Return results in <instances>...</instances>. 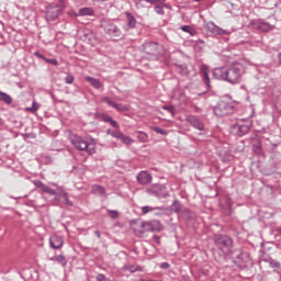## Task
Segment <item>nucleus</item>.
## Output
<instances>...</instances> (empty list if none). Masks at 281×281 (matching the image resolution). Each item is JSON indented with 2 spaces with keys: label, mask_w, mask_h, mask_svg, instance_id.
I'll return each mask as SVG.
<instances>
[{
  "label": "nucleus",
  "mask_w": 281,
  "mask_h": 281,
  "mask_svg": "<svg viewBox=\"0 0 281 281\" xmlns=\"http://www.w3.org/2000/svg\"><path fill=\"white\" fill-rule=\"evenodd\" d=\"M136 181L140 186H148L153 181V176L148 171H140L136 177Z\"/></svg>",
  "instance_id": "9d476101"
},
{
  "label": "nucleus",
  "mask_w": 281,
  "mask_h": 281,
  "mask_svg": "<svg viewBox=\"0 0 281 281\" xmlns=\"http://www.w3.org/2000/svg\"><path fill=\"white\" fill-rule=\"evenodd\" d=\"M86 81L94 87V89H101L102 87V81H100V79H95L93 77H86Z\"/></svg>",
  "instance_id": "aec40b11"
},
{
  "label": "nucleus",
  "mask_w": 281,
  "mask_h": 281,
  "mask_svg": "<svg viewBox=\"0 0 281 281\" xmlns=\"http://www.w3.org/2000/svg\"><path fill=\"white\" fill-rule=\"evenodd\" d=\"M102 102H105V104H109V106H114V104H115V101L111 100V98H109V97H104L102 99Z\"/></svg>",
  "instance_id": "e433bc0d"
},
{
  "label": "nucleus",
  "mask_w": 281,
  "mask_h": 281,
  "mask_svg": "<svg viewBox=\"0 0 281 281\" xmlns=\"http://www.w3.org/2000/svg\"><path fill=\"white\" fill-rule=\"evenodd\" d=\"M270 267H272V269H280L281 263H280V261L271 260Z\"/></svg>",
  "instance_id": "58836bf2"
},
{
  "label": "nucleus",
  "mask_w": 281,
  "mask_h": 281,
  "mask_svg": "<svg viewBox=\"0 0 281 281\" xmlns=\"http://www.w3.org/2000/svg\"><path fill=\"white\" fill-rule=\"evenodd\" d=\"M69 139L77 150H86L88 155L95 153V148H89V144L81 136L70 134Z\"/></svg>",
  "instance_id": "423d86ee"
},
{
  "label": "nucleus",
  "mask_w": 281,
  "mask_h": 281,
  "mask_svg": "<svg viewBox=\"0 0 281 281\" xmlns=\"http://www.w3.org/2000/svg\"><path fill=\"white\" fill-rule=\"evenodd\" d=\"M74 80H75V78H74V76H71V75H68V76L65 78L66 85H74Z\"/></svg>",
  "instance_id": "ea45409f"
},
{
  "label": "nucleus",
  "mask_w": 281,
  "mask_h": 281,
  "mask_svg": "<svg viewBox=\"0 0 281 281\" xmlns=\"http://www.w3.org/2000/svg\"><path fill=\"white\" fill-rule=\"evenodd\" d=\"M279 100L276 102L277 106H281V93L278 95Z\"/></svg>",
  "instance_id": "3c124183"
},
{
  "label": "nucleus",
  "mask_w": 281,
  "mask_h": 281,
  "mask_svg": "<svg viewBox=\"0 0 281 281\" xmlns=\"http://www.w3.org/2000/svg\"><path fill=\"white\" fill-rule=\"evenodd\" d=\"M59 1H60L61 5H64V2H63V0H59Z\"/></svg>",
  "instance_id": "13d9d810"
},
{
  "label": "nucleus",
  "mask_w": 281,
  "mask_h": 281,
  "mask_svg": "<svg viewBox=\"0 0 281 281\" xmlns=\"http://www.w3.org/2000/svg\"><path fill=\"white\" fill-rule=\"evenodd\" d=\"M97 280H98V281H109V279L106 278V276H104V274H102V273H100V274L97 276Z\"/></svg>",
  "instance_id": "37998d69"
},
{
  "label": "nucleus",
  "mask_w": 281,
  "mask_h": 281,
  "mask_svg": "<svg viewBox=\"0 0 281 281\" xmlns=\"http://www.w3.org/2000/svg\"><path fill=\"white\" fill-rule=\"evenodd\" d=\"M131 269H135L134 266H130L128 271H131Z\"/></svg>",
  "instance_id": "4d7b16f0"
},
{
  "label": "nucleus",
  "mask_w": 281,
  "mask_h": 281,
  "mask_svg": "<svg viewBox=\"0 0 281 281\" xmlns=\"http://www.w3.org/2000/svg\"><path fill=\"white\" fill-rule=\"evenodd\" d=\"M126 21H127V27L130 30H133L135 25H137V20L131 12H125Z\"/></svg>",
  "instance_id": "f3484780"
},
{
  "label": "nucleus",
  "mask_w": 281,
  "mask_h": 281,
  "mask_svg": "<svg viewBox=\"0 0 281 281\" xmlns=\"http://www.w3.org/2000/svg\"><path fill=\"white\" fill-rule=\"evenodd\" d=\"M108 214H109L110 218H119V216H120V212L113 211V210H108Z\"/></svg>",
  "instance_id": "c9c22d12"
},
{
  "label": "nucleus",
  "mask_w": 281,
  "mask_h": 281,
  "mask_svg": "<svg viewBox=\"0 0 281 281\" xmlns=\"http://www.w3.org/2000/svg\"><path fill=\"white\" fill-rule=\"evenodd\" d=\"M35 188H40L43 192H46V194H56V190L47 187L43 181L41 180H35L33 181Z\"/></svg>",
  "instance_id": "2eb2a0df"
},
{
  "label": "nucleus",
  "mask_w": 281,
  "mask_h": 281,
  "mask_svg": "<svg viewBox=\"0 0 281 281\" xmlns=\"http://www.w3.org/2000/svg\"><path fill=\"white\" fill-rule=\"evenodd\" d=\"M160 269H170V263H168V262H162V263L160 265Z\"/></svg>",
  "instance_id": "a18cd8bd"
},
{
  "label": "nucleus",
  "mask_w": 281,
  "mask_h": 281,
  "mask_svg": "<svg viewBox=\"0 0 281 281\" xmlns=\"http://www.w3.org/2000/svg\"><path fill=\"white\" fill-rule=\"evenodd\" d=\"M63 245H65L63 237L54 235L49 238V246L52 249H63Z\"/></svg>",
  "instance_id": "ddd939ff"
},
{
  "label": "nucleus",
  "mask_w": 281,
  "mask_h": 281,
  "mask_svg": "<svg viewBox=\"0 0 281 281\" xmlns=\"http://www.w3.org/2000/svg\"><path fill=\"white\" fill-rule=\"evenodd\" d=\"M214 245H216L224 256H229L232 254V247H234V239L227 235H216L214 237Z\"/></svg>",
  "instance_id": "39448f33"
},
{
  "label": "nucleus",
  "mask_w": 281,
  "mask_h": 281,
  "mask_svg": "<svg viewBox=\"0 0 281 281\" xmlns=\"http://www.w3.org/2000/svg\"><path fill=\"white\" fill-rule=\"evenodd\" d=\"M34 56H36V58H41L42 60H45V56H43L40 52H35Z\"/></svg>",
  "instance_id": "49530a36"
},
{
  "label": "nucleus",
  "mask_w": 281,
  "mask_h": 281,
  "mask_svg": "<svg viewBox=\"0 0 281 281\" xmlns=\"http://www.w3.org/2000/svg\"><path fill=\"white\" fill-rule=\"evenodd\" d=\"M179 74L181 76H190V69L188 68V65L179 66Z\"/></svg>",
  "instance_id": "cd10ccee"
},
{
  "label": "nucleus",
  "mask_w": 281,
  "mask_h": 281,
  "mask_svg": "<svg viewBox=\"0 0 281 281\" xmlns=\"http://www.w3.org/2000/svg\"><path fill=\"white\" fill-rule=\"evenodd\" d=\"M56 262H59V265H63V267H67V259L63 255H58L55 257Z\"/></svg>",
  "instance_id": "c756f323"
},
{
  "label": "nucleus",
  "mask_w": 281,
  "mask_h": 281,
  "mask_svg": "<svg viewBox=\"0 0 281 281\" xmlns=\"http://www.w3.org/2000/svg\"><path fill=\"white\" fill-rule=\"evenodd\" d=\"M44 61L48 65H53L54 67H58V59L56 58H44Z\"/></svg>",
  "instance_id": "473e14b6"
},
{
  "label": "nucleus",
  "mask_w": 281,
  "mask_h": 281,
  "mask_svg": "<svg viewBox=\"0 0 281 281\" xmlns=\"http://www.w3.org/2000/svg\"><path fill=\"white\" fill-rule=\"evenodd\" d=\"M164 111H168L172 116H175V105H162Z\"/></svg>",
  "instance_id": "f704fd0d"
},
{
  "label": "nucleus",
  "mask_w": 281,
  "mask_h": 281,
  "mask_svg": "<svg viewBox=\"0 0 281 281\" xmlns=\"http://www.w3.org/2000/svg\"><path fill=\"white\" fill-rule=\"evenodd\" d=\"M101 27L104 30L105 34H109V36H112V38H120L122 36V31L115 23L102 20L101 21Z\"/></svg>",
  "instance_id": "0eeeda50"
},
{
  "label": "nucleus",
  "mask_w": 281,
  "mask_h": 281,
  "mask_svg": "<svg viewBox=\"0 0 281 281\" xmlns=\"http://www.w3.org/2000/svg\"><path fill=\"white\" fill-rule=\"evenodd\" d=\"M243 67L240 65L233 66L231 68H215L213 71V76L215 80H224L225 82H229L231 85H238L240 79L243 78Z\"/></svg>",
  "instance_id": "f257e3e1"
},
{
  "label": "nucleus",
  "mask_w": 281,
  "mask_h": 281,
  "mask_svg": "<svg viewBox=\"0 0 281 281\" xmlns=\"http://www.w3.org/2000/svg\"><path fill=\"white\" fill-rule=\"evenodd\" d=\"M38 109V103L35 101L33 102L31 108H27L26 111H30L31 113H36V110Z\"/></svg>",
  "instance_id": "4c0bfd02"
},
{
  "label": "nucleus",
  "mask_w": 281,
  "mask_h": 281,
  "mask_svg": "<svg viewBox=\"0 0 281 281\" xmlns=\"http://www.w3.org/2000/svg\"><path fill=\"white\" fill-rule=\"evenodd\" d=\"M279 65H281V52L278 54Z\"/></svg>",
  "instance_id": "864d4df0"
},
{
  "label": "nucleus",
  "mask_w": 281,
  "mask_h": 281,
  "mask_svg": "<svg viewBox=\"0 0 281 281\" xmlns=\"http://www.w3.org/2000/svg\"><path fill=\"white\" fill-rule=\"evenodd\" d=\"M159 190H161V184H154L147 190V192L155 196H159Z\"/></svg>",
  "instance_id": "393cba45"
},
{
  "label": "nucleus",
  "mask_w": 281,
  "mask_h": 281,
  "mask_svg": "<svg viewBox=\"0 0 281 281\" xmlns=\"http://www.w3.org/2000/svg\"><path fill=\"white\" fill-rule=\"evenodd\" d=\"M55 196L56 201H59L60 203H65V201L68 199L67 192L63 191L61 193L58 194H53Z\"/></svg>",
  "instance_id": "a878e982"
},
{
  "label": "nucleus",
  "mask_w": 281,
  "mask_h": 281,
  "mask_svg": "<svg viewBox=\"0 0 281 281\" xmlns=\"http://www.w3.org/2000/svg\"><path fill=\"white\" fill-rule=\"evenodd\" d=\"M92 194H100L101 196H104L106 194V190L102 186L94 184L91 189Z\"/></svg>",
  "instance_id": "4be33fe9"
},
{
  "label": "nucleus",
  "mask_w": 281,
  "mask_h": 281,
  "mask_svg": "<svg viewBox=\"0 0 281 281\" xmlns=\"http://www.w3.org/2000/svg\"><path fill=\"white\" fill-rule=\"evenodd\" d=\"M94 234H95V236H97L98 238H101V237H102L101 234H100V231H95Z\"/></svg>",
  "instance_id": "603ef678"
},
{
  "label": "nucleus",
  "mask_w": 281,
  "mask_h": 281,
  "mask_svg": "<svg viewBox=\"0 0 281 281\" xmlns=\"http://www.w3.org/2000/svg\"><path fill=\"white\" fill-rule=\"evenodd\" d=\"M106 133H108V135H112L113 134V130H108Z\"/></svg>",
  "instance_id": "6e6d98bb"
},
{
  "label": "nucleus",
  "mask_w": 281,
  "mask_h": 281,
  "mask_svg": "<svg viewBox=\"0 0 281 281\" xmlns=\"http://www.w3.org/2000/svg\"><path fill=\"white\" fill-rule=\"evenodd\" d=\"M151 131H155V133H158L159 135H168V131L158 126L151 127Z\"/></svg>",
  "instance_id": "72a5a7b5"
},
{
  "label": "nucleus",
  "mask_w": 281,
  "mask_h": 281,
  "mask_svg": "<svg viewBox=\"0 0 281 281\" xmlns=\"http://www.w3.org/2000/svg\"><path fill=\"white\" fill-rule=\"evenodd\" d=\"M131 273H135V271H142V267L137 266L135 269H130Z\"/></svg>",
  "instance_id": "09e8293b"
},
{
  "label": "nucleus",
  "mask_w": 281,
  "mask_h": 281,
  "mask_svg": "<svg viewBox=\"0 0 281 281\" xmlns=\"http://www.w3.org/2000/svg\"><path fill=\"white\" fill-rule=\"evenodd\" d=\"M227 201V207L228 210H232V200L231 199H226Z\"/></svg>",
  "instance_id": "8fccbe9b"
},
{
  "label": "nucleus",
  "mask_w": 281,
  "mask_h": 281,
  "mask_svg": "<svg viewBox=\"0 0 281 281\" xmlns=\"http://www.w3.org/2000/svg\"><path fill=\"white\" fill-rule=\"evenodd\" d=\"M187 122L191 124L193 128H198V131H203L205 128V125H203V123L195 115L187 116Z\"/></svg>",
  "instance_id": "f8f14e48"
},
{
  "label": "nucleus",
  "mask_w": 281,
  "mask_h": 281,
  "mask_svg": "<svg viewBox=\"0 0 281 281\" xmlns=\"http://www.w3.org/2000/svg\"><path fill=\"white\" fill-rule=\"evenodd\" d=\"M254 27L260 32H270L273 26L267 22H258L254 24Z\"/></svg>",
  "instance_id": "dca6fc26"
},
{
  "label": "nucleus",
  "mask_w": 281,
  "mask_h": 281,
  "mask_svg": "<svg viewBox=\"0 0 281 281\" xmlns=\"http://www.w3.org/2000/svg\"><path fill=\"white\" fill-rule=\"evenodd\" d=\"M252 150L256 155H262V143H260V139L255 138L252 140Z\"/></svg>",
  "instance_id": "a211bd4d"
},
{
  "label": "nucleus",
  "mask_w": 281,
  "mask_h": 281,
  "mask_svg": "<svg viewBox=\"0 0 281 281\" xmlns=\"http://www.w3.org/2000/svg\"><path fill=\"white\" fill-rule=\"evenodd\" d=\"M0 102H4V104H12V97L5 92L0 91Z\"/></svg>",
  "instance_id": "b1692460"
},
{
  "label": "nucleus",
  "mask_w": 281,
  "mask_h": 281,
  "mask_svg": "<svg viewBox=\"0 0 281 281\" xmlns=\"http://www.w3.org/2000/svg\"><path fill=\"white\" fill-rule=\"evenodd\" d=\"M204 27H205V30L211 32V34H213V36H221L223 34H225V30L218 27L216 24H214V22L205 23Z\"/></svg>",
  "instance_id": "1a4fd4ad"
},
{
  "label": "nucleus",
  "mask_w": 281,
  "mask_h": 281,
  "mask_svg": "<svg viewBox=\"0 0 281 281\" xmlns=\"http://www.w3.org/2000/svg\"><path fill=\"white\" fill-rule=\"evenodd\" d=\"M147 3H156V0H145Z\"/></svg>",
  "instance_id": "5fc2aeb1"
},
{
  "label": "nucleus",
  "mask_w": 281,
  "mask_h": 281,
  "mask_svg": "<svg viewBox=\"0 0 281 281\" xmlns=\"http://www.w3.org/2000/svg\"><path fill=\"white\" fill-rule=\"evenodd\" d=\"M131 229L138 238H144L146 232L159 233L164 232V225L159 220H151L146 222H139V220H132L130 222Z\"/></svg>",
  "instance_id": "f03ea898"
},
{
  "label": "nucleus",
  "mask_w": 281,
  "mask_h": 281,
  "mask_svg": "<svg viewBox=\"0 0 281 281\" xmlns=\"http://www.w3.org/2000/svg\"><path fill=\"white\" fill-rule=\"evenodd\" d=\"M235 128H237L239 135H247L251 127L245 124H235Z\"/></svg>",
  "instance_id": "412c9836"
},
{
  "label": "nucleus",
  "mask_w": 281,
  "mask_h": 281,
  "mask_svg": "<svg viewBox=\"0 0 281 281\" xmlns=\"http://www.w3.org/2000/svg\"><path fill=\"white\" fill-rule=\"evenodd\" d=\"M111 136L115 137V139H120V137L122 136V132L113 130Z\"/></svg>",
  "instance_id": "a19ab883"
},
{
  "label": "nucleus",
  "mask_w": 281,
  "mask_h": 281,
  "mask_svg": "<svg viewBox=\"0 0 281 281\" xmlns=\"http://www.w3.org/2000/svg\"><path fill=\"white\" fill-rule=\"evenodd\" d=\"M182 207L181 202L179 200H175L170 205V211L175 212V214H181Z\"/></svg>",
  "instance_id": "6ab92c4d"
},
{
  "label": "nucleus",
  "mask_w": 281,
  "mask_h": 281,
  "mask_svg": "<svg viewBox=\"0 0 281 281\" xmlns=\"http://www.w3.org/2000/svg\"><path fill=\"white\" fill-rule=\"evenodd\" d=\"M95 11L91 8H82L79 10V16H93Z\"/></svg>",
  "instance_id": "5701e85b"
},
{
  "label": "nucleus",
  "mask_w": 281,
  "mask_h": 281,
  "mask_svg": "<svg viewBox=\"0 0 281 281\" xmlns=\"http://www.w3.org/2000/svg\"><path fill=\"white\" fill-rule=\"evenodd\" d=\"M164 46L156 42H147L140 46V50L146 54L148 60H159Z\"/></svg>",
  "instance_id": "7ed1b4c3"
},
{
  "label": "nucleus",
  "mask_w": 281,
  "mask_h": 281,
  "mask_svg": "<svg viewBox=\"0 0 281 281\" xmlns=\"http://www.w3.org/2000/svg\"><path fill=\"white\" fill-rule=\"evenodd\" d=\"M155 12L157 14H164V8L161 5H156L155 7Z\"/></svg>",
  "instance_id": "79ce46f5"
},
{
  "label": "nucleus",
  "mask_w": 281,
  "mask_h": 281,
  "mask_svg": "<svg viewBox=\"0 0 281 281\" xmlns=\"http://www.w3.org/2000/svg\"><path fill=\"white\" fill-rule=\"evenodd\" d=\"M213 111L216 117H227V115H233L236 112V104L231 101L221 100L214 106Z\"/></svg>",
  "instance_id": "20e7f679"
},
{
  "label": "nucleus",
  "mask_w": 281,
  "mask_h": 281,
  "mask_svg": "<svg viewBox=\"0 0 281 281\" xmlns=\"http://www.w3.org/2000/svg\"><path fill=\"white\" fill-rule=\"evenodd\" d=\"M64 204L67 205L68 207H74V202H71L69 198L64 202Z\"/></svg>",
  "instance_id": "c03bdc74"
},
{
  "label": "nucleus",
  "mask_w": 281,
  "mask_h": 281,
  "mask_svg": "<svg viewBox=\"0 0 281 281\" xmlns=\"http://www.w3.org/2000/svg\"><path fill=\"white\" fill-rule=\"evenodd\" d=\"M113 109H116V111L124 112L128 111V108L126 105H123L121 103L114 102Z\"/></svg>",
  "instance_id": "7c9ffc66"
},
{
  "label": "nucleus",
  "mask_w": 281,
  "mask_h": 281,
  "mask_svg": "<svg viewBox=\"0 0 281 281\" xmlns=\"http://www.w3.org/2000/svg\"><path fill=\"white\" fill-rule=\"evenodd\" d=\"M119 139H121L122 143L125 144L126 146H131V144H133V138H131L127 135H124V133L121 134Z\"/></svg>",
  "instance_id": "bb28decb"
},
{
  "label": "nucleus",
  "mask_w": 281,
  "mask_h": 281,
  "mask_svg": "<svg viewBox=\"0 0 281 281\" xmlns=\"http://www.w3.org/2000/svg\"><path fill=\"white\" fill-rule=\"evenodd\" d=\"M63 14V9L58 4H49L46 9V21H56Z\"/></svg>",
  "instance_id": "6e6552de"
},
{
  "label": "nucleus",
  "mask_w": 281,
  "mask_h": 281,
  "mask_svg": "<svg viewBox=\"0 0 281 281\" xmlns=\"http://www.w3.org/2000/svg\"><path fill=\"white\" fill-rule=\"evenodd\" d=\"M200 75L203 78V82L204 85L207 87V89H210L211 85H210V67L205 64H203L200 67Z\"/></svg>",
  "instance_id": "9b49d317"
},
{
  "label": "nucleus",
  "mask_w": 281,
  "mask_h": 281,
  "mask_svg": "<svg viewBox=\"0 0 281 281\" xmlns=\"http://www.w3.org/2000/svg\"><path fill=\"white\" fill-rule=\"evenodd\" d=\"M154 240L158 244V245H160L161 244V240H160V238H159V236H157V235H154Z\"/></svg>",
  "instance_id": "de8ad7c7"
},
{
  "label": "nucleus",
  "mask_w": 281,
  "mask_h": 281,
  "mask_svg": "<svg viewBox=\"0 0 281 281\" xmlns=\"http://www.w3.org/2000/svg\"><path fill=\"white\" fill-rule=\"evenodd\" d=\"M154 210H161V207H159V206H156V207L143 206L142 207V213L143 214H148V212H154Z\"/></svg>",
  "instance_id": "2f4dec72"
},
{
  "label": "nucleus",
  "mask_w": 281,
  "mask_h": 281,
  "mask_svg": "<svg viewBox=\"0 0 281 281\" xmlns=\"http://www.w3.org/2000/svg\"><path fill=\"white\" fill-rule=\"evenodd\" d=\"M95 120H102V122H109L113 126V128H117V121L113 120L109 114H94Z\"/></svg>",
  "instance_id": "4468645a"
},
{
  "label": "nucleus",
  "mask_w": 281,
  "mask_h": 281,
  "mask_svg": "<svg viewBox=\"0 0 281 281\" xmlns=\"http://www.w3.org/2000/svg\"><path fill=\"white\" fill-rule=\"evenodd\" d=\"M181 30H182V32H187L191 36H194V34H196V31L194 29H192V26H190V25H183V26H181Z\"/></svg>",
  "instance_id": "c85d7f7f"
}]
</instances>
